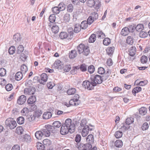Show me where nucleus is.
Instances as JSON below:
<instances>
[{"label":"nucleus","instance_id":"29","mask_svg":"<svg viewBox=\"0 0 150 150\" xmlns=\"http://www.w3.org/2000/svg\"><path fill=\"white\" fill-rule=\"evenodd\" d=\"M59 37L61 39H63L69 37L67 32H62L59 35Z\"/></svg>","mask_w":150,"mask_h":150},{"label":"nucleus","instance_id":"17","mask_svg":"<svg viewBox=\"0 0 150 150\" xmlns=\"http://www.w3.org/2000/svg\"><path fill=\"white\" fill-rule=\"evenodd\" d=\"M88 22L86 20H84L81 22V24L80 25V26L81 29L85 30L88 28Z\"/></svg>","mask_w":150,"mask_h":150},{"label":"nucleus","instance_id":"20","mask_svg":"<svg viewBox=\"0 0 150 150\" xmlns=\"http://www.w3.org/2000/svg\"><path fill=\"white\" fill-rule=\"evenodd\" d=\"M23 73L21 71H19L16 73L15 76V79L18 81L20 80L23 77Z\"/></svg>","mask_w":150,"mask_h":150},{"label":"nucleus","instance_id":"3","mask_svg":"<svg viewBox=\"0 0 150 150\" xmlns=\"http://www.w3.org/2000/svg\"><path fill=\"white\" fill-rule=\"evenodd\" d=\"M31 81H28L25 83V85L28 87L25 88L24 89V93L25 94L33 95L34 94L36 91V89L35 87L32 86H30V85L29 84V83L31 84Z\"/></svg>","mask_w":150,"mask_h":150},{"label":"nucleus","instance_id":"24","mask_svg":"<svg viewBox=\"0 0 150 150\" xmlns=\"http://www.w3.org/2000/svg\"><path fill=\"white\" fill-rule=\"evenodd\" d=\"M135 28L137 31L139 32L144 30V27L143 24H139L135 26Z\"/></svg>","mask_w":150,"mask_h":150},{"label":"nucleus","instance_id":"43","mask_svg":"<svg viewBox=\"0 0 150 150\" xmlns=\"http://www.w3.org/2000/svg\"><path fill=\"white\" fill-rule=\"evenodd\" d=\"M90 52V49L88 46H85L83 49V52L84 55L86 56H87Z\"/></svg>","mask_w":150,"mask_h":150},{"label":"nucleus","instance_id":"2","mask_svg":"<svg viewBox=\"0 0 150 150\" xmlns=\"http://www.w3.org/2000/svg\"><path fill=\"white\" fill-rule=\"evenodd\" d=\"M90 79L91 84L93 86H97V84H100L102 82L101 76L99 75H91Z\"/></svg>","mask_w":150,"mask_h":150},{"label":"nucleus","instance_id":"41","mask_svg":"<svg viewBox=\"0 0 150 150\" xmlns=\"http://www.w3.org/2000/svg\"><path fill=\"white\" fill-rule=\"evenodd\" d=\"M46 127L47 128L48 130L50 132L52 133H54L55 131L54 130L55 127L53 125L52 126L50 125H46Z\"/></svg>","mask_w":150,"mask_h":150},{"label":"nucleus","instance_id":"59","mask_svg":"<svg viewBox=\"0 0 150 150\" xmlns=\"http://www.w3.org/2000/svg\"><path fill=\"white\" fill-rule=\"evenodd\" d=\"M64 71L65 72H67L69 71L71 69V66L70 64H68L64 66Z\"/></svg>","mask_w":150,"mask_h":150},{"label":"nucleus","instance_id":"10","mask_svg":"<svg viewBox=\"0 0 150 150\" xmlns=\"http://www.w3.org/2000/svg\"><path fill=\"white\" fill-rule=\"evenodd\" d=\"M13 39L16 42V44L17 45L21 44V41L22 39V37L20 33H17L13 36Z\"/></svg>","mask_w":150,"mask_h":150},{"label":"nucleus","instance_id":"6","mask_svg":"<svg viewBox=\"0 0 150 150\" xmlns=\"http://www.w3.org/2000/svg\"><path fill=\"white\" fill-rule=\"evenodd\" d=\"M90 81L86 80L83 82L82 85L85 88H87L88 90H91L93 89L94 86H93L91 84L90 79Z\"/></svg>","mask_w":150,"mask_h":150},{"label":"nucleus","instance_id":"1","mask_svg":"<svg viewBox=\"0 0 150 150\" xmlns=\"http://www.w3.org/2000/svg\"><path fill=\"white\" fill-rule=\"evenodd\" d=\"M75 125L71 122L70 118H68L65 121L64 124H62L60 129V133L62 135L67 134L69 132L72 133L74 131Z\"/></svg>","mask_w":150,"mask_h":150},{"label":"nucleus","instance_id":"12","mask_svg":"<svg viewBox=\"0 0 150 150\" xmlns=\"http://www.w3.org/2000/svg\"><path fill=\"white\" fill-rule=\"evenodd\" d=\"M22 141L26 143H30L31 141V138L30 135L25 134L21 137Z\"/></svg>","mask_w":150,"mask_h":150},{"label":"nucleus","instance_id":"49","mask_svg":"<svg viewBox=\"0 0 150 150\" xmlns=\"http://www.w3.org/2000/svg\"><path fill=\"white\" fill-rule=\"evenodd\" d=\"M42 112L41 110L38 109H37L34 112V115L35 116L37 117H39L42 114Z\"/></svg>","mask_w":150,"mask_h":150},{"label":"nucleus","instance_id":"60","mask_svg":"<svg viewBox=\"0 0 150 150\" xmlns=\"http://www.w3.org/2000/svg\"><path fill=\"white\" fill-rule=\"evenodd\" d=\"M6 70L5 69L3 68H1L0 69V76H4L6 74Z\"/></svg>","mask_w":150,"mask_h":150},{"label":"nucleus","instance_id":"42","mask_svg":"<svg viewBox=\"0 0 150 150\" xmlns=\"http://www.w3.org/2000/svg\"><path fill=\"white\" fill-rule=\"evenodd\" d=\"M52 30L54 33H57L59 32V27L56 25H54L51 28Z\"/></svg>","mask_w":150,"mask_h":150},{"label":"nucleus","instance_id":"9","mask_svg":"<svg viewBox=\"0 0 150 150\" xmlns=\"http://www.w3.org/2000/svg\"><path fill=\"white\" fill-rule=\"evenodd\" d=\"M41 79L38 80L40 84H44L47 81L48 76L47 74L45 73H42L40 76Z\"/></svg>","mask_w":150,"mask_h":150},{"label":"nucleus","instance_id":"19","mask_svg":"<svg viewBox=\"0 0 150 150\" xmlns=\"http://www.w3.org/2000/svg\"><path fill=\"white\" fill-rule=\"evenodd\" d=\"M136 48L134 46H132L129 50V55L131 56H133L135 54Z\"/></svg>","mask_w":150,"mask_h":150},{"label":"nucleus","instance_id":"45","mask_svg":"<svg viewBox=\"0 0 150 150\" xmlns=\"http://www.w3.org/2000/svg\"><path fill=\"white\" fill-rule=\"evenodd\" d=\"M37 149L38 150H45V146L40 143H38L37 145Z\"/></svg>","mask_w":150,"mask_h":150},{"label":"nucleus","instance_id":"33","mask_svg":"<svg viewBox=\"0 0 150 150\" xmlns=\"http://www.w3.org/2000/svg\"><path fill=\"white\" fill-rule=\"evenodd\" d=\"M36 100V97L34 96H32L27 100V103H35Z\"/></svg>","mask_w":150,"mask_h":150},{"label":"nucleus","instance_id":"15","mask_svg":"<svg viewBox=\"0 0 150 150\" xmlns=\"http://www.w3.org/2000/svg\"><path fill=\"white\" fill-rule=\"evenodd\" d=\"M96 36L99 38H103L105 36V35L102 31L99 30L96 31Z\"/></svg>","mask_w":150,"mask_h":150},{"label":"nucleus","instance_id":"16","mask_svg":"<svg viewBox=\"0 0 150 150\" xmlns=\"http://www.w3.org/2000/svg\"><path fill=\"white\" fill-rule=\"evenodd\" d=\"M41 130L42 132L44 137H48L50 135V132L48 130L47 128L46 127V126L45 129H42Z\"/></svg>","mask_w":150,"mask_h":150},{"label":"nucleus","instance_id":"38","mask_svg":"<svg viewBox=\"0 0 150 150\" xmlns=\"http://www.w3.org/2000/svg\"><path fill=\"white\" fill-rule=\"evenodd\" d=\"M142 90V88L139 86L134 87L132 91V93L135 96L136 93Z\"/></svg>","mask_w":150,"mask_h":150},{"label":"nucleus","instance_id":"64","mask_svg":"<svg viewBox=\"0 0 150 150\" xmlns=\"http://www.w3.org/2000/svg\"><path fill=\"white\" fill-rule=\"evenodd\" d=\"M91 16L94 20H97L98 18V14L96 12H93L91 13Z\"/></svg>","mask_w":150,"mask_h":150},{"label":"nucleus","instance_id":"4","mask_svg":"<svg viewBox=\"0 0 150 150\" xmlns=\"http://www.w3.org/2000/svg\"><path fill=\"white\" fill-rule=\"evenodd\" d=\"M65 5L64 4L61 2L57 6H55L52 8L53 12L56 14H58L60 11H62L65 10Z\"/></svg>","mask_w":150,"mask_h":150},{"label":"nucleus","instance_id":"21","mask_svg":"<svg viewBox=\"0 0 150 150\" xmlns=\"http://www.w3.org/2000/svg\"><path fill=\"white\" fill-rule=\"evenodd\" d=\"M128 29L127 27L124 28L121 31V34L124 36L127 35L129 33Z\"/></svg>","mask_w":150,"mask_h":150},{"label":"nucleus","instance_id":"47","mask_svg":"<svg viewBox=\"0 0 150 150\" xmlns=\"http://www.w3.org/2000/svg\"><path fill=\"white\" fill-rule=\"evenodd\" d=\"M111 42L110 40L108 38H105L103 41V44L105 45H109Z\"/></svg>","mask_w":150,"mask_h":150},{"label":"nucleus","instance_id":"56","mask_svg":"<svg viewBox=\"0 0 150 150\" xmlns=\"http://www.w3.org/2000/svg\"><path fill=\"white\" fill-rule=\"evenodd\" d=\"M149 127L148 124L146 122L143 123L141 127V128L142 130L144 131L147 130Z\"/></svg>","mask_w":150,"mask_h":150},{"label":"nucleus","instance_id":"23","mask_svg":"<svg viewBox=\"0 0 150 150\" xmlns=\"http://www.w3.org/2000/svg\"><path fill=\"white\" fill-rule=\"evenodd\" d=\"M28 107L29 110L30 111L36 110L37 108V106L35 105V104H29Z\"/></svg>","mask_w":150,"mask_h":150},{"label":"nucleus","instance_id":"55","mask_svg":"<svg viewBox=\"0 0 150 150\" xmlns=\"http://www.w3.org/2000/svg\"><path fill=\"white\" fill-rule=\"evenodd\" d=\"M135 25L133 24V25H131L128 26L127 28L129 29L128 30L129 32L132 33L134 30H135Z\"/></svg>","mask_w":150,"mask_h":150},{"label":"nucleus","instance_id":"5","mask_svg":"<svg viewBox=\"0 0 150 150\" xmlns=\"http://www.w3.org/2000/svg\"><path fill=\"white\" fill-rule=\"evenodd\" d=\"M5 124L7 127H9L10 129H14L17 125L16 121L11 118H8L6 120Z\"/></svg>","mask_w":150,"mask_h":150},{"label":"nucleus","instance_id":"39","mask_svg":"<svg viewBox=\"0 0 150 150\" xmlns=\"http://www.w3.org/2000/svg\"><path fill=\"white\" fill-rule=\"evenodd\" d=\"M21 70L23 74H25L28 70V68L25 64H23L21 67Z\"/></svg>","mask_w":150,"mask_h":150},{"label":"nucleus","instance_id":"52","mask_svg":"<svg viewBox=\"0 0 150 150\" xmlns=\"http://www.w3.org/2000/svg\"><path fill=\"white\" fill-rule=\"evenodd\" d=\"M122 135V132L120 131H117L115 132V136L117 138H119L121 137Z\"/></svg>","mask_w":150,"mask_h":150},{"label":"nucleus","instance_id":"62","mask_svg":"<svg viewBox=\"0 0 150 150\" xmlns=\"http://www.w3.org/2000/svg\"><path fill=\"white\" fill-rule=\"evenodd\" d=\"M24 119L22 117H20L17 119V121L19 124H22L24 122Z\"/></svg>","mask_w":150,"mask_h":150},{"label":"nucleus","instance_id":"54","mask_svg":"<svg viewBox=\"0 0 150 150\" xmlns=\"http://www.w3.org/2000/svg\"><path fill=\"white\" fill-rule=\"evenodd\" d=\"M95 0H88L87 1V3L88 6H89L92 7L95 6Z\"/></svg>","mask_w":150,"mask_h":150},{"label":"nucleus","instance_id":"8","mask_svg":"<svg viewBox=\"0 0 150 150\" xmlns=\"http://www.w3.org/2000/svg\"><path fill=\"white\" fill-rule=\"evenodd\" d=\"M54 64V68L55 69L60 70L63 68L64 65L63 63L59 60H57L55 61Z\"/></svg>","mask_w":150,"mask_h":150},{"label":"nucleus","instance_id":"53","mask_svg":"<svg viewBox=\"0 0 150 150\" xmlns=\"http://www.w3.org/2000/svg\"><path fill=\"white\" fill-rule=\"evenodd\" d=\"M16 48L14 46H11L9 48L8 52L10 54H13L15 52Z\"/></svg>","mask_w":150,"mask_h":150},{"label":"nucleus","instance_id":"18","mask_svg":"<svg viewBox=\"0 0 150 150\" xmlns=\"http://www.w3.org/2000/svg\"><path fill=\"white\" fill-rule=\"evenodd\" d=\"M52 114L50 112H47L44 113L43 115V118L44 119H48L51 117Z\"/></svg>","mask_w":150,"mask_h":150},{"label":"nucleus","instance_id":"46","mask_svg":"<svg viewBox=\"0 0 150 150\" xmlns=\"http://www.w3.org/2000/svg\"><path fill=\"white\" fill-rule=\"evenodd\" d=\"M56 16L55 14H52L50 15L49 20L50 23H54L56 20Z\"/></svg>","mask_w":150,"mask_h":150},{"label":"nucleus","instance_id":"7","mask_svg":"<svg viewBox=\"0 0 150 150\" xmlns=\"http://www.w3.org/2000/svg\"><path fill=\"white\" fill-rule=\"evenodd\" d=\"M92 147V146L91 144L89 143L81 144L78 146V149L79 150H88L89 149L91 148Z\"/></svg>","mask_w":150,"mask_h":150},{"label":"nucleus","instance_id":"48","mask_svg":"<svg viewBox=\"0 0 150 150\" xmlns=\"http://www.w3.org/2000/svg\"><path fill=\"white\" fill-rule=\"evenodd\" d=\"M88 71L90 74H92L95 70L94 67L92 65H90L88 67Z\"/></svg>","mask_w":150,"mask_h":150},{"label":"nucleus","instance_id":"25","mask_svg":"<svg viewBox=\"0 0 150 150\" xmlns=\"http://www.w3.org/2000/svg\"><path fill=\"white\" fill-rule=\"evenodd\" d=\"M86 140L88 143L91 144L94 142L93 136L92 134H90L86 138Z\"/></svg>","mask_w":150,"mask_h":150},{"label":"nucleus","instance_id":"14","mask_svg":"<svg viewBox=\"0 0 150 150\" xmlns=\"http://www.w3.org/2000/svg\"><path fill=\"white\" fill-rule=\"evenodd\" d=\"M26 100V97L24 95H22L19 97L17 100V103H25Z\"/></svg>","mask_w":150,"mask_h":150},{"label":"nucleus","instance_id":"32","mask_svg":"<svg viewBox=\"0 0 150 150\" xmlns=\"http://www.w3.org/2000/svg\"><path fill=\"white\" fill-rule=\"evenodd\" d=\"M115 146L117 147L121 148L123 145V143L121 140H117L115 142Z\"/></svg>","mask_w":150,"mask_h":150},{"label":"nucleus","instance_id":"26","mask_svg":"<svg viewBox=\"0 0 150 150\" xmlns=\"http://www.w3.org/2000/svg\"><path fill=\"white\" fill-rule=\"evenodd\" d=\"M114 47H110L107 48L106 50L107 54L110 56H111L114 52Z\"/></svg>","mask_w":150,"mask_h":150},{"label":"nucleus","instance_id":"37","mask_svg":"<svg viewBox=\"0 0 150 150\" xmlns=\"http://www.w3.org/2000/svg\"><path fill=\"white\" fill-rule=\"evenodd\" d=\"M96 35L95 34H92L88 40V42L90 43L94 42L96 40Z\"/></svg>","mask_w":150,"mask_h":150},{"label":"nucleus","instance_id":"51","mask_svg":"<svg viewBox=\"0 0 150 150\" xmlns=\"http://www.w3.org/2000/svg\"><path fill=\"white\" fill-rule=\"evenodd\" d=\"M134 122V119L133 117H130L126 119V123L127 125H130Z\"/></svg>","mask_w":150,"mask_h":150},{"label":"nucleus","instance_id":"28","mask_svg":"<svg viewBox=\"0 0 150 150\" xmlns=\"http://www.w3.org/2000/svg\"><path fill=\"white\" fill-rule=\"evenodd\" d=\"M76 51L75 50H71L69 53V57L70 59H73L77 56Z\"/></svg>","mask_w":150,"mask_h":150},{"label":"nucleus","instance_id":"30","mask_svg":"<svg viewBox=\"0 0 150 150\" xmlns=\"http://www.w3.org/2000/svg\"><path fill=\"white\" fill-rule=\"evenodd\" d=\"M87 65L83 63L80 65V69L82 72H85L87 71Z\"/></svg>","mask_w":150,"mask_h":150},{"label":"nucleus","instance_id":"58","mask_svg":"<svg viewBox=\"0 0 150 150\" xmlns=\"http://www.w3.org/2000/svg\"><path fill=\"white\" fill-rule=\"evenodd\" d=\"M70 20V15L69 13H67L64 16V20L66 22H68Z\"/></svg>","mask_w":150,"mask_h":150},{"label":"nucleus","instance_id":"61","mask_svg":"<svg viewBox=\"0 0 150 150\" xmlns=\"http://www.w3.org/2000/svg\"><path fill=\"white\" fill-rule=\"evenodd\" d=\"M95 6L96 9H98L100 8L101 6L100 2L99 0H95Z\"/></svg>","mask_w":150,"mask_h":150},{"label":"nucleus","instance_id":"40","mask_svg":"<svg viewBox=\"0 0 150 150\" xmlns=\"http://www.w3.org/2000/svg\"><path fill=\"white\" fill-rule=\"evenodd\" d=\"M126 41L128 44L132 45L134 43V39L131 36H128L127 38Z\"/></svg>","mask_w":150,"mask_h":150},{"label":"nucleus","instance_id":"27","mask_svg":"<svg viewBox=\"0 0 150 150\" xmlns=\"http://www.w3.org/2000/svg\"><path fill=\"white\" fill-rule=\"evenodd\" d=\"M76 90L75 88H71L67 90V93L68 95L74 94L76 92Z\"/></svg>","mask_w":150,"mask_h":150},{"label":"nucleus","instance_id":"31","mask_svg":"<svg viewBox=\"0 0 150 150\" xmlns=\"http://www.w3.org/2000/svg\"><path fill=\"white\" fill-rule=\"evenodd\" d=\"M24 50L23 46L20 44L17 47L16 50V52L18 54H20L23 52Z\"/></svg>","mask_w":150,"mask_h":150},{"label":"nucleus","instance_id":"63","mask_svg":"<svg viewBox=\"0 0 150 150\" xmlns=\"http://www.w3.org/2000/svg\"><path fill=\"white\" fill-rule=\"evenodd\" d=\"M16 131L18 134H22L23 129L22 127L20 126L16 128Z\"/></svg>","mask_w":150,"mask_h":150},{"label":"nucleus","instance_id":"11","mask_svg":"<svg viewBox=\"0 0 150 150\" xmlns=\"http://www.w3.org/2000/svg\"><path fill=\"white\" fill-rule=\"evenodd\" d=\"M93 129V128H90L88 126H86L83 128L81 133L83 137L86 136L88 134L89 130L91 131Z\"/></svg>","mask_w":150,"mask_h":150},{"label":"nucleus","instance_id":"13","mask_svg":"<svg viewBox=\"0 0 150 150\" xmlns=\"http://www.w3.org/2000/svg\"><path fill=\"white\" fill-rule=\"evenodd\" d=\"M35 136L37 139L38 140H41L44 137L41 130L37 131L35 133Z\"/></svg>","mask_w":150,"mask_h":150},{"label":"nucleus","instance_id":"22","mask_svg":"<svg viewBox=\"0 0 150 150\" xmlns=\"http://www.w3.org/2000/svg\"><path fill=\"white\" fill-rule=\"evenodd\" d=\"M84 47H85V45L82 44H80L78 46L77 49L79 54H81L83 52Z\"/></svg>","mask_w":150,"mask_h":150},{"label":"nucleus","instance_id":"34","mask_svg":"<svg viewBox=\"0 0 150 150\" xmlns=\"http://www.w3.org/2000/svg\"><path fill=\"white\" fill-rule=\"evenodd\" d=\"M147 109L144 107H142L141 108L139 111V112L140 114L144 115L146 114L147 113Z\"/></svg>","mask_w":150,"mask_h":150},{"label":"nucleus","instance_id":"36","mask_svg":"<svg viewBox=\"0 0 150 150\" xmlns=\"http://www.w3.org/2000/svg\"><path fill=\"white\" fill-rule=\"evenodd\" d=\"M139 32V36L140 38H145L148 36V34L146 32L143 30Z\"/></svg>","mask_w":150,"mask_h":150},{"label":"nucleus","instance_id":"57","mask_svg":"<svg viewBox=\"0 0 150 150\" xmlns=\"http://www.w3.org/2000/svg\"><path fill=\"white\" fill-rule=\"evenodd\" d=\"M52 125L55 128H58L61 126V123L59 121H56L53 123Z\"/></svg>","mask_w":150,"mask_h":150},{"label":"nucleus","instance_id":"50","mask_svg":"<svg viewBox=\"0 0 150 150\" xmlns=\"http://www.w3.org/2000/svg\"><path fill=\"white\" fill-rule=\"evenodd\" d=\"M140 60L142 63H146L148 60L147 57L145 55H143L141 57Z\"/></svg>","mask_w":150,"mask_h":150},{"label":"nucleus","instance_id":"35","mask_svg":"<svg viewBox=\"0 0 150 150\" xmlns=\"http://www.w3.org/2000/svg\"><path fill=\"white\" fill-rule=\"evenodd\" d=\"M81 28L80 25L79 24H76L75 25L74 27V31L76 33H78L80 31Z\"/></svg>","mask_w":150,"mask_h":150},{"label":"nucleus","instance_id":"44","mask_svg":"<svg viewBox=\"0 0 150 150\" xmlns=\"http://www.w3.org/2000/svg\"><path fill=\"white\" fill-rule=\"evenodd\" d=\"M42 142L43 144L45 146V147L49 146L51 143V141L48 139H44Z\"/></svg>","mask_w":150,"mask_h":150}]
</instances>
